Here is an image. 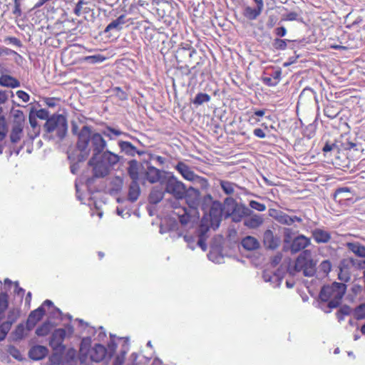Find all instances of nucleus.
Instances as JSON below:
<instances>
[{"mask_svg": "<svg viewBox=\"0 0 365 365\" xmlns=\"http://www.w3.org/2000/svg\"><path fill=\"white\" fill-rule=\"evenodd\" d=\"M84 117L78 118V120H73L71 123V131L73 134L78 137L76 143V160L77 163L71 165V172L76 174L79 169V163L85 161L90 155L91 146V128L90 125L85 122Z\"/></svg>", "mask_w": 365, "mask_h": 365, "instance_id": "nucleus-1", "label": "nucleus"}, {"mask_svg": "<svg viewBox=\"0 0 365 365\" xmlns=\"http://www.w3.org/2000/svg\"><path fill=\"white\" fill-rule=\"evenodd\" d=\"M119 161V156L110 151L95 153L93 155V175L102 178L108 175Z\"/></svg>", "mask_w": 365, "mask_h": 365, "instance_id": "nucleus-2", "label": "nucleus"}, {"mask_svg": "<svg viewBox=\"0 0 365 365\" xmlns=\"http://www.w3.org/2000/svg\"><path fill=\"white\" fill-rule=\"evenodd\" d=\"M345 292L346 285L344 284L334 282L331 285H325L322 287L319 293V298L324 302H328L329 308H336L340 304Z\"/></svg>", "mask_w": 365, "mask_h": 365, "instance_id": "nucleus-3", "label": "nucleus"}, {"mask_svg": "<svg viewBox=\"0 0 365 365\" xmlns=\"http://www.w3.org/2000/svg\"><path fill=\"white\" fill-rule=\"evenodd\" d=\"M197 51L190 43L182 42L175 51V59L178 62V67L180 69H187L190 73L191 69L196 68V66H192V59L197 55Z\"/></svg>", "mask_w": 365, "mask_h": 365, "instance_id": "nucleus-4", "label": "nucleus"}, {"mask_svg": "<svg viewBox=\"0 0 365 365\" xmlns=\"http://www.w3.org/2000/svg\"><path fill=\"white\" fill-rule=\"evenodd\" d=\"M165 186V192L172 195L175 199H182L186 194L185 185L176 178L175 175L168 173L161 180Z\"/></svg>", "mask_w": 365, "mask_h": 365, "instance_id": "nucleus-5", "label": "nucleus"}, {"mask_svg": "<svg viewBox=\"0 0 365 365\" xmlns=\"http://www.w3.org/2000/svg\"><path fill=\"white\" fill-rule=\"evenodd\" d=\"M44 128L48 133L56 132V135L62 139L67 133L68 125L66 118L63 115H53L47 119Z\"/></svg>", "mask_w": 365, "mask_h": 365, "instance_id": "nucleus-6", "label": "nucleus"}, {"mask_svg": "<svg viewBox=\"0 0 365 365\" xmlns=\"http://www.w3.org/2000/svg\"><path fill=\"white\" fill-rule=\"evenodd\" d=\"M314 264L311 259V252L304 250L295 262L294 269L303 272L304 276H313L315 273Z\"/></svg>", "mask_w": 365, "mask_h": 365, "instance_id": "nucleus-7", "label": "nucleus"}, {"mask_svg": "<svg viewBox=\"0 0 365 365\" xmlns=\"http://www.w3.org/2000/svg\"><path fill=\"white\" fill-rule=\"evenodd\" d=\"M90 181L91 178L89 176L84 173L76 181L75 184L77 198L83 204H86L83 201L84 198H86L88 200V205H90V201L91 200Z\"/></svg>", "mask_w": 365, "mask_h": 365, "instance_id": "nucleus-8", "label": "nucleus"}, {"mask_svg": "<svg viewBox=\"0 0 365 365\" xmlns=\"http://www.w3.org/2000/svg\"><path fill=\"white\" fill-rule=\"evenodd\" d=\"M116 345L113 341L108 344V349L101 345V343H96L93 346V361L101 362L103 361H108L115 351Z\"/></svg>", "mask_w": 365, "mask_h": 365, "instance_id": "nucleus-9", "label": "nucleus"}, {"mask_svg": "<svg viewBox=\"0 0 365 365\" xmlns=\"http://www.w3.org/2000/svg\"><path fill=\"white\" fill-rule=\"evenodd\" d=\"M66 337V331L63 329H56L51 336L49 345L56 352H62L65 349L63 342Z\"/></svg>", "mask_w": 365, "mask_h": 365, "instance_id": "nucleus-10", "label": "nucleus"}, {"mask_svg": "<svg viewBox=\"0 0 365 365\" xmlns=\"http://www.w3.org/2000/svg\"><path fill=\"white\" fill-rule=\"evenodd\" d=\"M256 4V8H252L250 6H247L244 8L242 15L247 19L253 21L257 19L264 9V1L263 0H253Z\"/></svg>", "mask_w": 365, "mask_h": 365, "instance_id": "nucleus-11", "label": "nucleus"}, {"mask_svg": "<svg viewBox=\"0 0 365 365\" xmlns=\"http://www.w3.org/2000/svg\"><path fill=\"white\" fill-rule=\"evenodd\" d=\"M79 359L81 363H86L91 360V339L90 337L83 338L81 341Z\"/></svg>", "mask_w": 365, "mask_h": 365, "instance_id": "nucleus-12", "label": "nucleus"}, {"mask_svg": "<svg viewBox=\"0 0 365 365\" xmlns=\"http://www.w3.org/2000/svg\"><path fill=\"white\" fill-rule=\"evenodd\" d=\"M45 314V309L43 306L39 307L36 309L32 311L26 321V328L29 331L31 330L36 324L42 319Z\"/></svg>", "mask_w": 365, "mask_h": 365, "instance_id": "nucleus-13", "label": "nucleus"}, {"mask_svg": "<svg viewBox=\"0 0 365 365\" xmlns=\"http://www.w3.org/2000/svg\"><path fill=\"white\" fill-rule=\"evenodd\" d=\"M310 244L309 238L305 237L304 235L296 237L291 245L290 250L292 253H297L304 250Z\"/></svg>", "mask_w": 365, "mask_h": 365, "instance_id": "nucleus-14", "label": "nucleus"}, {"mask_svg": "<svg viewBox=\"0 0 365 365\" xmlns=\"http://www.w3.org/2000/svg\"><path fill=\"white\" fill-rule=\"evenodd\" d=\"M175 168L186 180L192 182V180H195L198 177L187 164L182 161L178 162L175 165Z\"/></svg>", "mask_w": 365, "mask_h": 365, "instance_id": "nucleus-15", "label": "nucleus"}, {"mask_svg": "<svg viewBox=\"0 0 365 365\" xmlns=\"http://www.w3.org/2000/svg\"><path fill=\"white\" fill-rule=\"evenodd\" d=\"M48 354V349L47 347L41 345H36L32 346L29 351V357L35 361L43 359Z\"/></svg>", "mask_w": 365, "mask_h": 365, "instance_id": "nucleus-16", "label": "nucleus"}, {"mask_svg": "<svg viewBox=\"0 0 365 365\" xmlns=\"http://www.w3.org/2000/svg\"><path fill=\"white\" fill-rule=\"evenodd\" d=\"M264 245L269 249L275 250L279 245L280 240L273 234V231L267 230L264 232L263 236Z\"/></svg>", "mask_w": 365, "mask_h": 365, "instance_id": "nucleus-17", "label": "nucleus"}, {"mask_svg": "<svg viewBox=\"0 0 365 365\" xmlns=\"http://www.w3.org/2000/svg\"><path fill=\"white\" fill-rule=\"evenodd\" d=\"M161 173L162 171L154 167V166H148L147 170L145 173V176L146 180L151 183L154 184L160 181L161 179Z\"/></svg>", "mask_w": 365, "mask_h": 365, "instance_id": "nucleus-18", "label": "nucleus"}, {"mask_svg": "<svg viewBox=\"0 0 365 365\" xmlns=\"http://www.w3.org/2000/svg\"><path fill=\"white\" fill-rule=\"evenodd\" d=\"M173 215L176 216L181 225H187L190 220V214L185 207L175 206Z\"/></svg>", "mask_w": 365, "mask_h": 365, "instance_id": "nucleus-19", "label": "nucleus"}, {"mask_svg": "<svg viewBox=\"0 0 365 365\" xmlns=\"http://www.w3.org/2000/svg\"><path fill=\"white\" fill-rule=\"evenodd\" d=\"M274 219L280 224L285 225H292L294 222L301 223L302 219L301 217L294 216L290 217L288 214H285V212H282L280 211L275 217Z\"/></svg>", "mask_w": 365, "mask_h": 365, "instance_id": "nucleus-20", "label": "nucleus"}, {"mask_svg": "<svg viewBox=\"0 0 365 365\" xmlns=\"http://www.w3.org/2000/svg\"><path fill=\"white\" fill-rule=\"evenodd\" d=\"M348 250L353 252L357 257L365 258V245L359 242H349L346 243Z\"/></svg>", "mask_w": 365, "mask_h": 365, "instance_id": "nucleus-21", "label": "nucleus"}, {"mask_svg": "<svg viewBox=\"0 0 365 365\" xmlns=\"http://www.w3.org/2000/svg\"><path fill=\"white\" fill-rule=\"evenodd\" d=\"M106 141L99 133L93 134V153L105 152Z\"/></svg>", "mask_w": 365, "mask_h": 365, "instance_id": "nucleus-22", "label": "nucleus"}, {"mask_svg": "<svg viewBox=\"0 0 365 365\" xmlns=\"http://www.w3.org/2000/svg\"><path fill=\"white\" fill-rule=\"evenodd\" d=\"M312 237L317 243L328 242L331 238L330 232L319 228L312 231Z\"/></svg>", "mask_w": 365, "mask_h": 365, "instance_id": "nucleus-23", "label": "nucleus"}, {"mask_svg": "<svg viewBox=\"0 0 365 365\" xmlns=\"http://www.w3.org/2000/svg\"><path fill=\"white\" fill-rule=\"evenodd\" d=\"M266 109H253L252 111H247L248 122L251 125H255L261 121V118L264 116Z\"/></svg>", "mask_w": 365, "mask_h": 365, "instance_id": "nucleus-24", "label": "nucleus"}, {"mask_svg": "<svg viewBox=\"0 0 365 365\" xmlns=\"http://www.w3.org/2000/svg\"><path fill=\"white\" fill-rule=\"evenodd\" d=\"M243 248L248 251H253L259 247V241L252 236H247L241 241Z\"/></svg>", "mask_w": 365, "mask_h": 365, "instance_id": "nucleus-25", "label": "nucleus"}, {"mask_svg": "<svg viewBox=\"0 0 365 365\" xmlns=\"http://www.w3.org/2000/svg\"><path fill=\"white\" fill-rule=\"evenodd\" d=\"M209 216L212 221L220 222L222 219V207L219 202H213L209 210Z\"/></svg>", "mask_w": 365, "mask_h": 365, "instance_id": "nucleus-26", "label": "nucleus"}, {"mask_svg": "<svg viewBox=\"0 0 365 365\" xmlns=\"http://www.w3.org/2000/svg\"><path fill=\"white\" fill-rule=\"evenodd\" d=\"M0 85L14 88L20 86V82L9 75H2L0 77Z\"/></svg>", "mask_w": 365, "mask_h": 365, "instance_id": "nucleus-27", "label": "nucleus"}, {"mask_svg": "<svg viewBox=\"0 0 365 365\" xmlns=\"http://www.w3.org/2000/svg\"><path fill=\"white\" fill-rule=\"evenodd\" d=\"M264 219L262 218V217L257 215V214H255V215L245 220L244 225L249 228L255 229L259 227L261 225H262Z\"/></svg>", "mask_w": 365, "mask_h": 365, "instance_id": "nucleus-28", "label": "nucleus"}, {"mask_svg": "<svg viewBox=\"0 0 365 365\" xmlns=\"http://www.w3.org/2000/svg\"><path fill=\"white\" fill-rule=\"evenodd\" d=\"M140 195V187L138 182H132L128 191V199L131 202L136 201Z\"/></svg>", "mask_w": 365, "mask_h": 365, "instance_id": "nucleus-29", "label": "nucleus"}, {"mask_svg": "<svg viewBox=\"0 0 365 365\" xmlns=\"http://www.w3.org/2000/svg\"><path fill=\"white\" fill-rule=\"evenodd\" d=\"M164 197V192L158 188H153L148 197L149 202L152 204H157Z\"/></svg>", "mask_w": 365, "mask_h": 365, "instance_id": "nucleus-30", "label": "nucleus"}, {"mask_svg": "<svg viewBox=\"0 0 365 365\" xmlns=\"http://www.w3.org/2000/svg\"><path fill=\"white\" fill-rule=\"evenodd\" d=\"M25 327L24 324L20 323L11 334L12 341H20L24 337Z\"/></svg>", "mask_w": 365, "mask_h": 365, "instance_id": "nucleus-31", "label": "nucleus"}, {"mask_svg": "<svg viewBox=\"0 0 365 365\" xmlns=\"http://www.w3.org/2000/svg\"><path fill=\"white\" fill-rule=\"evenodd\" d=\"M351 190L349 187H339L334 192V199L339 203H342L344 200H349V197H342V194H349Z\"/></svg>", "mask_w": 365, "mask_h": 365, "instance_id": "nucleus-32", "label": "nucleus"}, {"mask_svg": "<svg viewBox=\"0 0 365 365\" xmlns=\"http://www.w3.org/2000/svg\"><path fill=\"white\" fill-rule=\"evenodd\" d=\"M346 262H347V259H344L341 262L338 278L347 282L350 279V273L348 270V267L345 265Z\"/></svg>", "mask_w": 365, "mask_h": 365, "instance_id": "nucleus-33", "label": "nucleus"}, {"mask_svg": "<svg viewBox=\"0 0 365 365\" xmlns=\"http://www.w3.org/2000/svg\"><path fill=\"white\" fill-rule=\"evenodd\" d=\"M324 115L330 119L336 118L340 113V110L334 105H328L324 109Z\"/></svg>", "mask_w": 365, "mask_h": 365, "instance_id": "nucleus-34", "label": "nucleus"}, {"mask_svg": "<svg viewBox=\"0 0 365 365\" xmlns=\"http://www.w3.org/2000/svg\"><path fill=\"white\" fill-rule=\"evenodd\" d=\"M293 40L282 39L276 38L274 39L272 45L273 48L277 51H284L287 48V42H293Z\"/></svg>", "mask_w": 365, "mask_h": 365, "instance_id": "nucleus-35", "label": "nucleus"}, {"mask_svg": "<svg viewBox=\"0 0 365 365\" xmlns=\"http://www.w3.org/2000/svg\"><path fill=\"white\" fill-rule=\"evenodd\" d=\"M22 130L23 128L21 125H16L13 127L10 134V139L12 143H17L21 139Z\"/></svg>", "mask_w": 365, "mask_h": 365, "instance_id": "nucleus-36", "label": "nucleus"}, {"mask_svg": "<svg viewBox=\"0 0 365 365\" xmlns=\"http://www.w3.org/2000/svg\"><path fill=\"white\" fill-rule=\"evenodd\" d=\"M125 16L122 14L118 17L115 20L110 22L106 29V31H110L113 29H119L120 26L125 24Z\"/></svg>", "mask_w": 365, "mask_h": 365, "instance_id": "nucleus-37", "label": "nucleus"}, {"mask_svg": "<svg viewBox=\"0 0 365 365\" xmlns=\"http://www.w3.org/2000/svg\"><path fill=\"white\" fill-rule=\"evenodd\" d=\"M51 329V324L50 322H44L41 326L38 327L36 330V334L38 336H46Z\"/></svg>", "mask_w": 365, "mask_h": 365, "instance_id": "nucleus-38", "label": "nucleus"}, {"mask_svg": "<svg viewBox=\"0 0 365 365\" xmlns=\"http://www.w3.org/2000/svg\"><path fill=\"white\" fill-rule=\"evenodd\" d=\"M351 313V308L348 305H344L339 308L336 312L338 321H342L345 316H349Z\"/></svg>", "mask_w": 365, "mask_h": 365, "instance_id": "nucleus-39", "label": "nucleus"}, {"mask_svg": "<svg viewBox=\"0 0 365 365\" xmlns=\"http://www.w3.org/2000/svg\"><path fill=\"white\" fill-rule=\"evenodd\" d=\"M354 317L357 320L365 319V303L359 304L354 309Z\"/></svg>", "mask_w": 365, "mask_h": 365, "instance_id": "nucleus-40", "label": "nucleus"}, {"mask_svg": "<svg viewBox=\"0 0 365 365\" xmlns=\"http://www.w3.org/2000/svg\"><path fill=\"white\" fill-rule=\"evenodd\" d=\"M210 100V96L207 93H199L196 95L192 103L195 105H202L204 103H207Z\"/></svg>", "mask_w": 365, "mask_h": 365, "instance_id": "nucleus-41", "label": "nucleus"}, {"mask_svg": "<svg viewBox=\"0 0 365 365\" xmlns=\"http://www.w3.org/2000/svg\"><path fill=\"white\" fill-rule=\"evenodd\" d=\"M93 334L95 336V340L99 342L105 341L108 338L107 333L102 327L95 330Z\"/></svg>", "mask_w": 365, "mask_h": 365, "instance_id": "nucleus-42", "label": "nucleus"}, {"mask_svg": "<svg viewBox=\"0 0 365 365\" xmlns=\"http://www.w3.org/2000/svg\"><path fill=\"white\" fill-rule=\"evenodd\" d=\"M220 186L222 190L227 195H232L235 192L234 185L230 182L220 181Z\"/></svg>", "mask_w": 365, "mask_h": 365, "instance_id": "nucleus-43", "label": "nucleus"}, {"mask_svg": "<svg viewBox=\"0 0 365 365\" xmlns=\"http://www.w3.org/2000/svg\"><path fill=\"white\" fill-rule=\"evenodd\" d=\"M299 14L297 11H290L286 14H283L281 19L282 21H297L299 16Z\"/></svg>", "mask_w": 365, "mask_h": 365, "instance_id": "nucleus-44", "label": "nucleus"}, {"mask_svg": "<svg viewBox=\"0 0 365 365\" xmlns=\"http://www.w3.org/2000/svg\"><path fill=\"white\" fill-rule=\"evenodd\" d=\"M113 95L120 101H125L128 98V94L119 87H115L112 89Z\"/></svg>", "mask_w": 365, "mask_h": 365, "instance_id": "nucleus-45", "label": "nucleus"}, {"mask_svg": "<svg viewBox=\"0 0 365 365\" xmlns=\"http://www.w3.org/2000/svg\"><path fill=\"white\" fill-rule=\"evenodd\" d=\"M128 173L130 177L133 180V182H138L139 179V173L136 165H130V166L128 168Z\"/></svg>", "mask_w": 365, "mask_h": 365, "instance_id": "nucleus-46", "label": "nucleus"}, {"mask_svg": "<svg viewBox=\"0 0 365 365\" xmlns=\"http://www.w3.org/2000/svg\"><path fill=\"white\" fill-rule=\"evenodd\" d=\"M328 43L329 48H331L332 49L341 51H345L347 49V47H345V46L341 45V42L339 41V43H337L336 40L333 38H329Z\"/></svg>", "mask_w": 365, "mask_h": 365, "instance_id": "nucleus-47", "label": "nucleus"}, {"mask_svg": "<svg viewBox=\"0 0 365 365\" xmlns=\"http://www.w3.org/2000/svg\"><path fill=\"white\" fill-rule=\"evenodd\" d=\"M207 227L205 230L202 229L200 234L199 235L197 244L203 251H206L207 249V247L206 246V239L205 238V233L207 231Z\"/></svg>", "mask_w": 365, "mask_h": 365, "instance_id": "nucleus-48", "label": "nucleus"}, {"mask_svg": "<svg viewBox=\"0 0 365 365\" xmlns=\"http://www.w3.org/2000/svg\"><path fill=\"white\" fill-rule=\"evenodd\" d=\"M19 317V313L16 309L10 310L8 315L6 322L10 323L11 325L16 322Z\"/></svg>", "mask_w": 365, "mask_h": 365, "instance_id": "nucleus-49", "label": "nucleus"}, {"mask_svg": "<svg viewBox=\"0 0 365 365\" xmlns=\"http://www.w3.org/2000/svg\"><path fill=\"white\" fill-rule=\"evenodd\" d=\"M121 133H122L121 131H120L118 130H115L110 127L107 128V129L103 131V134L110 138H112L113 135H115V136H119L121 135Z\"/></svg>", "mask_w": 365, "mask_h": 365, "instance_id": "nucleus-50", "label": "nucleus"}, {"mask_svg": "<svg viewBox=\"0 0 365 365\" xmlns=\"http://www.w3.org/2000/svg\"><path fill=\"white\" fill-rule=\"evenodd\" d=\"M250 206L259 211H264L266 210L267 207L264 204L261 203L256 200H251L250 202Z\"/></svg>", "mask_w": 365, "mask_h": 365, "instance_id": "nucleus-51", "label": "nucleus"}, {"mask_svg": "<svg viewBox=\"0 0 365 365\" xmlns=\"http://www.w3.org/2000/svg\"><path fill=\"white\" fill-rule=\"evenodd\" d=\"M8 307V296L6 293L0 294V308L2 309L3 312Z\"/></svg>", "mask_w": 365, "mask_h": 365, "instance_id": "nucleus-52", "label": "nucleus"}, {"mask_svg": "<svg viewBox=\"0 0 365 365\" xmlns=\"http://www.w3.org/2000/svg\"><path fill=\"white\" fill-rule=\"evenodd\" d=\"M6 135V123L3 118H0V141H2Z\"/></svg>", "mask_w": 365, "mask_h": 365, "instance_id": "nucleus-53", "label": "nucleus"}, {"mask_svg": "<svg viewBox=\"0 0 365 365\" xmlns=\"http://www.w3.org/2000/svg\"><path fill=\"white\" fill-rule=\"evenodd\" d=\"M125 359V353L122 352L120 354L117 355L114 359L113 362V365H123L124 364Z\"/></svg>", "mask_w": 365, "mask_h": 365, "instance_id": "nucleus-54", "label": "nucleus"}, {"mask_svg": "<svg viewBox=\"0 0 365 365\" xmlns=\"http://www.w3.org/2000/svg\"><path fill=\"white\" fill-rule=\"evenodd\" d=\"M351 264L356 266L359 269H365V260L357 261L353 258L347 259Z\"/></svg>", "mask_w": 365, "mask_h": 365, "instance_id": "nucleus-55", "label": "nucleus"}, {"mask_svg": "<svg viewBox=\"0 0 365 365\" xmlns=\"http://www.w3.org/2000/svg\"><path fill=\"white\" fill-rule=\"evenodd\" d=\"M13 14L17 17L21 15L20 0H14V9L13 10Z\"/></svg>", "mask_w": 365, "mask_h": 365, "instance_id": "nucleus-56", "label": "nucleus"}, {"mask_svg": "<svg viewBox=\"0 0 365 365\" xmlns=\"http://www.w3.org/2000/svg\"><path fill=\"white\" fill-rule=\"evenodd\" d=\"M9 354H10L13 357H14L15 359H20L21 353H20V351H19V349H16L15 346H9Z\"/></svg>", "mask_w": 365, "mask_h": 365, "instance_id": "nucleus-57", "label": "nucleus"}, {"mask_svg": "<svg viewBox=\"0 0 365 365\" xmlns=\"http://www.w3.org/2000/svg\"><path fill=\"white\" fill-rule=\"evenodd\" d=\"M48 115L49 113L46 109H40L36 112V117L43 120L49 118Z\"/></svg>", "mask_w": 365, "mask_h": 365, "instance_id": "nucleus-58", "label": "nucleus"}, {"mask_svg": "<svg viewBox=\"0 0 365 365\" xmlns=\"http://www.w3.org/2000/svg\"><path fill=\"white\" fill-rule=\"evenodd\" d=\"M16 95L24 103H27L29 101V95L24 91H18Z\"/></svg>", "mask_w": 365, "mask_h": 365, "instance_id": "nucleus-59", "label": "nucleus"}, {"mask_svg": "<svg viewBox=\"0 0 365 365\" xmlns=\"http://www.w3.org/2000/svg\"><path fill=\"white\" fill-rule=\"evenodd\" d=\"M321 268L324 272H329L331 269V263L329 260H324L321 263Z\"/></svg>", "mask_w": 365, "mask_h": 365, "instance_id": "nucleus-60", "label": "nucleus"}, {"mask_svg": "<svg viewBox=\"0 0 365 365\" xmlns=\"http://www.w3.org/2000/svg\"><path fill=\"white\" fill-rule=\"evenodd\" d=\"M274 34L279 37H283L287 34V29L284 26L277 27L274 31Z\"/></svg>", "mask_w": 365, "mask_h": 365, "instance_id": "nucleus-61", "label": "nucleus"}, {"mask_svg": "<svg viewBox=\"0 0 365 365\" xmlns=\"http://www.w3.org/2000/svg\"><path fill=\"white\" fill-rule=\"evenodd\" d=\"M11 326L12 325L10 323L4 322L1 324H0V329L7 335V334L9 333L11 328Z\"/></svg>", "mask_w": 365, "mask_h": 365, "instance_id": "nucleus-62", "label": "nucleus"}, {"mask_svg": "<svg viewBox=\"0 0 365 365\" xmlns=\"http://www.w3.org/2000/svg\"><path fill=\"white\" fill-rule=\"evenodd\" d=\"M254 135L259 138H264L266 137V133L262 128H255L253 130Z\"/></svg>", "mask_w": 365, "mask_h": 365, "instance_id": "nucleus-63", "label": "nucleus"}, {"mask_svg": "<svg viewBox=\"0 0 365 365\" xmlns=\"http://www.w3.org/2000/svg\"><path fill=\"white\" fill-rule=\"evenodd\" d=\"M29 123L33 128H35L38 125L36 117L31 114L29 115Z\"/></svg>", "mask_w": 365, "mask_h": 365, "instance_id": "nucleus-64", "label": "nucleus"}]
</instances>
